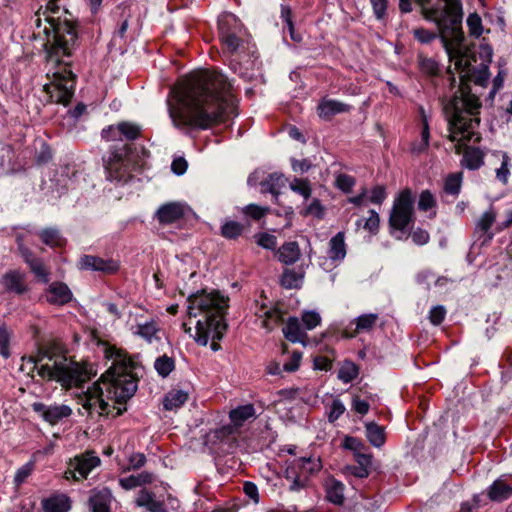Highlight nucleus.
Masks as SVG:
<instances>
[{"label": "nucleus", "mask_w": 512, "mask_h": 512, "mask_svg": "<svg viewBox=\"0 0 512 512\" xmlns=\"http://www.w3.org/2000/svg\"><path fill=\"white\" fill-rule=\"evenodd\" d=\"M44 244L50 247H61L65 245V239L56 228H45L38 233Z\"/></svg>", "instance_id": "obj_32"}, {"label": "nucleus", "mask_w": 512, "mask_h": 512, "mask_svg": "<svg viewBox=\"0 0 512 512\" xmlns=\"http://www.w3.org/2000/svg\"><path fill=\"white\" fill-rule=\"evenodd\" d=\"M72 298L69 287L62 282L52 283L46 293V299L51 304L63 305Z\"/></svg>", "instance_id": "obj_18"}, {"label": "nucleus", "mask_w": 512, "mask_h": 512, "mask_svg": "<svg viewBox=\"0 0 512 512\" xmlns=\"http://www.w3.org/2000/svg\"><path fill=\"white\" fill-rule=\"evenodd\" d=\"M378 320L379 315L377 313L362 314L352 321V323L355 324L354 331L349 333L346 329L344 335L346 337L352 338L359 333L370 332L376 326Z\"/></svg>", "instance_id": "obj_19"}, {"label": "nucleus", "mask_w": 512, "mask_h": 512, "mask_svg": "<svg viewBox=\"0 0 512 512\" xmlns=\"http://www.w3.org/2000/svg\"><path fill=\"white\" fill-rule=\"evenodd\" d=\"M351 106L333 99H323L318 105V115L321 118L329 119L332 116L350 111Z\"/></svg>", "instance_id": "obj_21"}, {"label": "nucleus", "mask_w": 512, "mask_h": 512, "mask_svg": "<svg viewBox=\"0 0 512 512\" xmlns=\"http://www.w3.org/2000/svg\"><path fill=\"white\" fill-rule=\"evenodd\" d=\"M495 220L496 212L492 207H490L481 215L477 221L474 230V236L476 237V242L480 243V246H484L492 240L494 235L491 232V227Z\"/></svg>", "instance_id": "obj_14"}, {"label": "nucleus", "mask_w": 512, "mask_h": 512, "mask_svg": "<svg viewBox=\"0 0 512 512\" xmlns=\"http://www.w3.org/2000/svg\"><path fill=\"white\" fill-rule=\"evenodd\" d=\"M136 504L144 507L150 512H166L161 501L155 498V495L147 490H141L136 498Z\"/></svg>", "instance_id": "obj_26"}, {"label": "nucleus", "mask_w": 512, "mask_h": 512, "mask_svg": "<svg viewBox=\"0 0 512 512\" xmlns=\"http://www.w3.org/2000/svg\"><path fill=\"white\" fill-rule=\"evenodd\" d=\"M160 331L159 325L155 320L138 323L135 326L133 333L145 339L148 343L158 340V333Z\"/></svg>", "instance_id": "obj_25"}, {"label": "nucleus", "mask_w": 512, "mask_h": 512, "mask_svg": "<svg viewBox=\"0 0 512 512\" xmlns=\"http://www.w3.org/2000/svg\"><path fill=\"white\" fill-rule=\"evenodd\" d=\"M255 313L259 318H263L262 327L267 330H271L273 325L280 320V313L277 310L268 308L264 305L257 309Z\"/></svg>", "instance_id": "obj_35"}, {"label": "nucleus", "mask_w": 512, "mask_h": 512, "mask_svg": "<svg viewBox=\"0 0 512 512\" xmlns=\"http://www.w3.org/2000/svg\"><path fill=\"white\" fill-rule=\"evenodd\" d=\"M38 375L48 381H56L63 388L80 386L88 379L86 369L65 354L46 350L34 361Z\"/></svg>", "instance_id": "obj_6"}, {"label": "nucleus", "mask_w": 512, "mask_h": 512, "mask_svg": "<svg viewBox=\"0 0 512 512\" xmlns=\"http://www.w3.org/2000/svg\"><path fill=\"white\" fill-rule=\"evenodd\" d=\"M373 13L377 20H383L386 16L388 0H370Z\"/></svg>", "instance_id": "obj_60"}, {"label": "nucleus", "mask_w": 512, "mask_h": 512, "mask_svg": "<svg viewBox=\"0 0 512 512\" xmlns=\"http://www.w3.org/2000/svg\"><path fill=\"white\" fill-rule=\"evenodd\" d=\"M57 2L49 0L42 13H35L33 22L39 30L37 34L46 35V68L51 81L44 85V90L51 101L66 106L74 95L76 76L70 68V58L76 47L77 32L70 20L61 21L56 16L60 9Z\"/></svg>", "instance_id": "obj_3"}, {"label": "nucleus", "mask_w": 512, "mask_h": 512, "mask_svg": "<svg viewBox=\"0 0 512 512\" xmlns=\"http://www.w3.org/2000/svg\"><path fill=\"white\" fill-rule=\"evenodd\" d=\"M302 322L306 330H312L320 324L321 317L315 311H305L302 314Z\"/></svg>", "instance_id": "obj_53"}, {"label": "nucleus", "mask_w": 512, "mask_h": 512, "mask_svg": "<svg viewBox=\"0 0 512 512\" xmlns=\"http://www.w3.org/2000/svg\"><path fill=\"white\" fill-rule=\"evenodd\" d=\"M345 412V406L340 399H334L330 406V411L328 414L329 422H334L340 418L341 415Z\"/></svg>", "instance_id": "obj_56"}, {"label": "nucleus", "mask_w": 512, "mask_h": 512, "mask_svg": "<svg viewBox=\"0 0 512 512\" xmlns=\"http://www.w3.org/2000/svg\"><path fill=\"white\" fill-rule=\"evenodd\" d=\"M336 186L343 192H350L354 187L355 178L348 174H339L335 180Z\"/></svg>", "instance_id": "obj_54"}, {"label": "nucleus", "mask_w": 512, "mask_h": 512, "mask_svg": "<svg viewBox=\"0 0 512 512\" xmlns=\"http://www.w3.org/2000/svg\"><path fill=\"white\" fill-rule=\"evenodd\" d=\"M363 223V228L369 231L371 234H376L379 230L380 217L379 214L371 209L369 210V217L366 219H359L356 225L359 227Z\"/></svg>", "instance_id": "obj_42"}, {"label": "nucleus", "mask_w": 512, "mask_h": 512, "mask_svg": "<svg viewBox=\"0 0 512 512\" xmlns=\"http://www.w3.org/2000/svg\"><path fill=\"white\" fill-rule=\"evenodd\" d=\"M488 496L496 502L508 499L512 496V483H508L505 476L498 478L490 485Z\"/></svg>", "instance_id": "obj_20"}, {"label": "nucleus", "mask_w": 512, "mask_h": 512, "mask_svg": "<svg viewBox=\"0 0 512 512\" xmlns=\"http://www.w3.org/2000/svg\"><path fill=\"white\" fill-rule=\"evenodd\" d=\"M10 338H11V332L7 329L6 326L0 327V355L7 359L10 357Z\"/></svg>", "instance_id": "obj_49"}, {"label": "nucleus", "mask_w": 512, "mask_h": 512, "mask_svg": "<svg viewBox=\"0 0 512 512\" xmlns=\"http://www.w3.org/2000/svg\"><path fill=\"white\" fill-rule=\"evenodd\" d=\"M467 26L470 35L478 38L483 33L482 20L477 13H471L467 18Z\"/></svg>", "instance_id": "obj_47"}, {"label": "nucleus", "mask_w": 512, "mask_h": 512, "mask_svg": "<svg viewBox=\"0 0 512 512\" xmlns=\"http://www.w3.org/2000/svg\"><path fill=\"white\" fill-rule=\"evenodd\" d=\"M229 418L231 424L225 425L217 431V436L219 438H224L226 436L235 434L246 421L255 419V407L253 404L238 406L229 412Z\"/></svg>", "instance_id": "obj_10"}, {"label": "nucleus", "mask_w": 512, "mask_h": 512, "mask_svg": "<svg viewBox=\"0 0 512 512\" xmlns=\"http://www.w3.org/2000/svg\"><path fill=\"white\" fill-rule=\"evenodd\" d=\"M366 436L369 442L377 448H380L385 443V432L383 427L376 423L370 422L365 425Z\"/></svg>", "instance_id": "obj_33"}, {"label": "nucleus", "mask_w": 512, "mask_h": 512, "mask_svg": "<svg viewBox=\"0 0 512 512\" xmlns=\"http://www.w3.org/2000/svg\"><path fill=\"white\" fill-rule=\"evenodd\" d=\"M290 189L301 195L305 200L310 198L312 194V188L308 179L294 178L290 184Z\"/></svg>", "instance_id": "obj_41"}, {"label": "nucleus", "mask_w": 512, "mask_h": 512, "mask_svg": "<svg viewBox=\"0 0 512 512\" xmlns=\"http://www.w3.org/2000/svg\"><path fill=\"white\" fill-rule=\"evenodd\" d=\"M414 200L410 190H403L394 200L389 217L390 233L396 239H403L409 225L413 222Z\"/></svg>", "instance_id": "obj_8"}, {"label": "nucleus", "mask_w": 512, "mask_h": 512, "mask_svg": "<svg viewBox=\"0 0 512 512\" xmlns=\"http://www.w3.org/2000/svg\"><path fill=\"white\" fill-rule=\"evenodd\" d=\"M243 227L235 221H227L221 227V234L225 238L234 239L242 233Z\"/></svg>", "instance_id": "obj_46"}, {"label": "nucleus", "mask_w": 512, "mask_h": 512, "mask_svg": "<svg viewBox=\"0 0 512 512\" xmlns=\"http://www.w3.org/2000/svg\"><path fill=\"white\" fill-rule=\"evenodd\" d=\"M267 211L268 208H264L256 204H249L243 208V213L255 220L261 219Z\"/></svg>", "instance_id": "obj_59"}, {"label": "nucleus", "mask_w": 512, "mask_h": 512, "mask_svg": "<svg viewBox=\"0 0 512 512\" xmlns=\"http://www.w3.org/2000/svg\"><path fill=\"white\" fill-rule=\"evenodd\" d=\"M421 8L423 17L434 22L439 30L445 51L460 77V89L445 106L444 113L448 121L449 138L455 145L456 152H461L462 145L471 141L475 129L479 125V98L471 93L468 82L484 87L489 73L488 62L491 61L492 50L489 46H481L488 58L479 65L470 50L464 46L462 31V5L460 0H415Z\"/></svg>", "instance_id": "obj_1"}, {"label": "nucleus", "mask_w": 512, "mask_h": 512, "mask_svg": "<svg viewBox=\"0 0 512 512\" xmlns=\"http://www.w3.org/2000/svg\"><path fill=\"white\" fill-rule=\"evenodd\" d=\"M445 315H446V310H445L444 306L438 305V306L431 308V310L429 312V319L432 324L439 325L444 320Z\"/></svg>", "instance_id": "obj_62"}, {"label": "nucleus", "mask_w": 512, "mask_h": 512, "mask_svg": "<svg viewBox=\"0 0 512 512\" xmlns=\"http://www.w3.org/2000/svg\"><path fill=\"white\" fill-rule=\"evenodd\" d=\"M116 131L121 132L122 140H135L140 135L141 127L134 123L121 122L118 124V129Z\"/></svg>", "instance_id": "obj_43"}, {"label": "nucleus", "mask_w": 512, "mask_h": 512, "mask_svg": "<svg viewBox=\"0 0 512 512\" xmlns=\"http://www.w3.org/2000/svg\"><path fill=\"white\" fill-rule=\"evenodd\" d=\"M4 287L16 294H23L27 291L25 284V274L18 270L10 271L3 276Z\"/></svg>", "instance_id": "obj_22"}, {"label": "nucleus", "mask_w": 512, "mask_h": 512, "mask_svg": "<svg viewBox=\"0 0 512 512\" xmlns=\"http://www.w3.org/2000/svg\"><path fill=\"white\" fill-rule=\"evenodd\" d=\"M114 496L108 487H96L89 491L87 500L90 512H111Z\"/></svg>", "instance_id": "obj_12"}, {"label": "nucleus", "mask_w": 512, "mask_h": 512, "mask_svg": "<svg viewBox=\"0 0 512 512\" xmlns=\"http://www.w3.org/2000/svg\"><path fill=\"white\" fill-rule=\"evenodd\" d=\"M311 462V458H300L290 462L285 469V478L291 482L290 490L298 491L304 486L303 468H306V463Z\"/></svg>", "instance_id": "obj_16"}, {"label": "nucleus", "mask_w": 512, "mask_h": 512, "mask_svg": "<svg viewBox=\"0 0 512 512\" xmlns=\"http://www.w3.org/2000/svg\"><path fill=\"white\" fill-rule=\"evenodd\" d=\"M233 84L220 72L202 73L171 89L169 117L177 129H208L233 107Z\"/></svg>", "instance_id": "obj_2"}, {"label": "nucleus", "mask_w": 512, "mask_h": 512, "mask_svg": "<svg viewBox=\"0 0 512 512\" xmlns=\"http://www.w3.org/2000/svg\"><path fill=\"white\" fill-rule=\"evenodd\" d=\"M301 282L302 276L291 269H286L281 276V285L286 289L297 288Z\"/></svg>", "instance_id": "obj_44"}, {"label": "nucleus", "mask_w": 512, "mask_h": 512, "mask_svg": "<svg viewBox=\"0 0 512 512\" xmlns=\"http://www.w3.org/2000/svg\"><path fill=\"white\" fill-rule=\"evenodd\" d=\"M414 38L422 44H428L433 41L437 35L425 28H416L413 30Z\"/></svg>", "instance_id": "obj_58"}, {"label": "nucleus", "mask_w": 512, "mask_h": 512, "mask_svg": "<svg viewBox=\"0 0 512 512\" xmlns=\"http://www.w3.org/2000/svg\"><path fill=\"white\" fill-rule=\"evenodd\" d=\"M418 65L421 72L428 76H434L439 71V65L434 59L422 55L418 57Z\"/></svg>", "instance_id": "obj_45"}, {"label": "nucleus", "mask_w": 512, "mask_h": 512, "mask_svg": "<svg viewBox=\"0 0 512 512\" xmlns=\"http://www.w3.org/2000/svg\"><path fill=\"white\" fill-rule=\"evenodd\" d=\"M78 267L81 270L114 273L118 270L119 264L117 261L112 259H103L93 255H84L79 259Z\"/></svg>", "instance_id": "obj_15"}, {"label": "nucleus", "mask_w": 512, "mask_h": 512, "mask_svg": "<svg viewBox=\"0 0 512 512\" xmlns=\"http://www.w3.org/2000/svg\"><path fill=\"white\" fill-rule=\"evenodd\" d=\"M463 165L470 169V170H476L480 168L484 161H483V153L477 149V148H467L464 152Z\"/></svg>", "instance_id": "obj_34"}, {"label": "nucleus", "mask_w": 512, "mask_h": 512, "mask_svg": "<svg viewBox=\"0 0 512 512\" xmlns=\"http://www.w3.org/2000/svg\"><path fill=\"white\" fill-rule=\"evenodd\" d=\"M219 38L225 52L252 53L246 32L240 20L232 13H223L218 19Z\"/></svg>", "instance_id": "obj_7"}, {"label": "nucleus", "mask_w": 512, "mask_h": 512, "mask_svg": "<svg viewBox=\"0 0 512 512\" xmlns=\"http://www.w3.org/2000/svg\"><path fill=\"white\" fill-rule=\"evenodd\" d=\"M462 180L463 174L461 172L449 174L444 180V193L455 199L461 191Z\"/></svg>", "instance_id": "obj_31"}, {"label": "nucleus", "mask_w": 512, "mask_h": 512, "mask_svg": "<svg viewBox=\"0 0 512 512\" xmlns=\"http://www.w3.org/2000/svg\"><path fill=\"white\" fill-rule=\"evenodd\" d=\"M325 209L319 199H313L311 203L301 212L304 216H313L318 219L324 217Z\"/></svg>", "instance_id": "obj_48"}, {"label": "nucleus", "mask_w": 512, "mask_h": 512, "mask_svg": "<svg viewBox=\"0 0 512 512\" xmlns=\"http://www.w3.org/2000/svg\"><path fill=\"white\" fill-rule=\"evenodd\" d=\"M188 211V206L181 202H169L158 208L156 218L161 224H173L183 219Z\"/></svg>", "instance_id": "obj_13"}, {"label": "nucleus", "mask_w": 512, "mask_h": 512, "mask_svg": "<svg viewBox=\"0 0 512 512\" xmlns=\"http://www.w3.org/2000/svg\"><path fill=\"white\" fill-rule=\"evenodd\" d=\"M368 193V200L372 204L381 205L387 197L386 188L383 185L374 186Z\"/></svg>", "instance_id": "obj_52"}, {"label": "nucleus", "mask_w": 512, "mask_h": 512, "mask_svg": "<svg viewBox=\"0 0 512 512\" xmlns=\"http://www.w3.org/2000/svg\"><path fill=\"white\" fill-rule=\"evenodd\" d=\"M262 193H271L277 200L280 194V188L283 186V175L280 173H271L260 182Z\"/></svg>", "instance_id": "obj_29"}, {"label": "nucleus", "mask_w": 512, "mask_h": 512, "mask_svg": "<svg viewBox=\"0 0 512 512\" xmlns=\"http://www.w3.org/2000/svg\"><path fill=\"white\" fill-rule=\"evenodd\" d=\"M257 244L265 249H274L277 245V239L274 235L260 233L257 236Z\"/></svg>", "instance_id": "obj_61"}, {"label": "nucleus", "mask_w": 512, "mask_h": 512, "mask_svg": "<svg viewBox=\"0 0 512 512\" xmlns=\"http://www.w3.org/2000/svg\"><path fill=\"white\" fill-rule=\"evenodd\" d=\"M326 498L329 502L341 505L344 501V485L336 480H332L327 484Z\"/></svg>", "instance_id": "obj_37"}, {"label": "nucleus", "mask_w": 512, "mask_h": 512, "mask_svg": "<svg viewBox=\"0 0 512 512\" xmlns=\"http://www.w3.org/2000/svg\"><path fill=\"white\" fill-rule=\"evenodd\" d=\"M229 298L219 291H198L187 298V314L190 319L198 318L195 322L194 333L192 327L183 323L182 327L199 345L206 346L212 340L211 348L219 349L217 340H221L227 324L225 314L228 309Z\"/></svg>", "instance_id": "obj_5"}, {"label": "nucleus", "mask_w": 512, "mask_h": 512, "mask_svg": "<svg viewBox=\"0 0 512 512\" xmlns=\"http://www.w3.org/2000/svg\"><path fill=\"white\" fill-rule=\"evenodd\" d=\"M154 368L159 376L165 378L174 370L175 362L173 358L162 355L155 360Z\"/></svg>", "instance_id": "obj_40"}, {"label": "nucleus", "mask_w": 512, "mask_h": 512, "mask_svg": "<svg viewBox=\"0 0 512 512\" xmlns=\"http://www.w3.org/2000/svg\"><path fill=\"white\" fill-rule=\"evenodd\" d=\"M285 338L293 343H304L307 335L302 329L301 323L296 317H290L283 327Z\"/></svg>", "instance_id": "obj_23"}, {"label": "nucleus", "mask_w": 512, "mask_h": 512, "mask_svg": "<svg viewBox=\"0 0 512 512\" xmlns=\"http://www.w3.org/2000/svg\"><path fill=\"white\" fill-rule=\"evenodd\" d=\"M45 512H68L71 509V502L64 494L54 495L42 501Z\"/></svg>", "instance_id": "obj_24"}, {"label": "nucleus", "mask_w": 512, "mask_h": 512, "mask_svg": "<svg viewBox=\"0 0 512 512\" xmlns=\"http://www.w3.org/2000/svg\"><path fill=\"white\" fill-rule=\"evenodd\" d=\"M358 374V366L351 361H345L338 371V378L343 383L347 384L357 378Z\"/></svg>", "instance_id": "obj_39"}, {"label": "nucleus", "mask_w": 512, "mask_h": 512, "mask_svg": "<svg viewBox=\"0 0 512 512\" xmlns=\"http://www.w3.org/2000/svg\"><path fill=\"white\" fill-rule=\"evenodd\" d=\"M32 410L50 425H56L63 419L71 416L72 409L65 404L46 405L42 402H34L31 405Z\"/></svg>", "instance_id": "obj_11"}, {"label": "nucleus", "mask_w": 512, "mask_h": 512, "mask_svg": "<svg viewBox=\"0 0 512 512\" xmlns=\"http://www.w3.org/2000/svg\"><path fill=\"white\" fill-rule=\"evenodd\" d=\"M101 463V460L93 452H86L80 456H76L71 462L73 471L71 474L78 473L80 478H86L89 473Z\"/></svg>", "instance_id": "obj_17"}, {"label": "nucleus", "mask_w": 512, "mask_h": 512, "mask_svg": "<svg viewBox=\"0 0 512 512\" xmlns=\"http://www.w3.org/2000/svg\"><path fill=\"white\" fill-rule=\"evenodd\" d=\"M14 152L11 146L0 143V176L13 170Z\"/></svg>", "instance_id": "obj_36"}, {"label": "nucleus", "mask_w": 512, "mask_h": 512, "mask_svg": "<svg viewBox=\"0 0 512 512\" xmlns=\"http://www.w3.org/2000/svg\"><path fill=\"white\" fill-rule=\"evenodd\" d=\"M29 267L33 274L43 283H48L49 281V273L40 259H36L35 261L29 264Z\"/></svg>", "instance_id": "obj_50"}, {"label": "nucleus", "mask_w": 512, "mask_h": 512, "mask_svg": "<svg viewBox=\"0 0 512 512\" xmlns=\"http://www.w3.org/2000/svg\"><path fill=\"white\" fill-rule=\"evenodd\" d=\"M129 466L125 470H137L145 465L146 457L143 453H133L128 458Z\"/></svg>", "instance_id": "obj_63"}, {"label": "nucleus", "mask_w": 512, "mask_h": 512, "mask_svg": "<svg viewBox=\"0 0 512 512\" xmlns=\"http://www.w3.org/2000/svg\"><path fill=\"white\" fill-rule=\"evenodd\" d=\"M493 156L501 159V165L496 169V178L503 184H507L510 175V157L503 151H495Z\"/></svg>", "instance_id": "obj_38"}, {"label": "nucleus", "mask_w": 512, "mask_h": 512, "mask_svg": "<svg viewBox=\"0 0 512 512\" xmlns=\"http://www.w3.org/2000/svg\"><path fill=\"white\" fill-rule=\"evenodd\" d=\"M328 256L332 261H341L346 256L345 237L343 232H338L329 242Z\"/></svg>", "instance_id": "obj_27"}, {"label": "nucleus", "mask_w": 512, "mask_h": 512, "mask_svg": "<svg viewBox=\"0 0 512 512\" xmlns=\"http://www.w3.org/2000/svg\"><path fill=\"white\" fill-rule=\"evenodd\" d=\"M435 199L432 193L428 190L420 194L418 208L422 211H428L435 206Z\"/></svg>", "instance_id": "obj_57"}, {"label": "nucleus", "mask_w": 512, "mask_h": 512, "mask_svg": "<svg viewBox=\"0 0 512 512\" xmlns=\"http://www.w3.org/2000/svg\"><path fill=\"white\" fill-rule=\"evenodd\" d=\"M106 356L112 360L111 366L80 397V403L89 414L117 417L126 411L127 400L137 390V380L132 374V361L121 350L110 347Z\"/></svg>", "instance_id": "obj_4"}, {"label": "nucleus", "mask_w": 512, "mask_h": 512, "mask_svg": "<svg viewBox=\"0 0 512 512\" xmlns=\"http://www.w3.org/2000/svg\"><path fill=\"white\" fill-rule=\"evenodd\" d=\"M301 252L297 242H287L278 249V259L286 265L294 264Z\"/></svg>", "instance_id": "obj_28"}, {"label": "nucleus", "mask_w": 512, "mask_h": 512, "mask_svg": "<svg viewBox=\"0 0 512 512\" xmlns=\"http://www.w3.org/2000/svg\"><path fill=\"white\" fill-rule=\"evenodd\" d=\"M118 129L117 125H111L102 130V138L107 141H122L121 132L116 131Z\"/></svg>", "instance_id": "obj_64"}, {"label": "nucleus", "mask_w": 512, "mask_h": 512, "mask_svg": "<svg viewBox=\"0 0 512 512\" xmlns=\"http://www.w3.org/2000/svg\"><path fill=\"white\" fill-rule=\"evenodd\" d=\"M291 16H292L291 9L288 6L282 5L281 6V17L286 24V27L290 33V36L293 40L300 41V38L295 36L294 25H293Z\"/></svg>", "instance_id": "obj_55"}, {"label": "nucleus", "mask_w": 512, "mask_h": 512, "mask_svg": "<svg viewBox=\"0 0 512 512\" xmlns=\"http://www.w3.org/2000/svg\"><path fill=\"white\" fill-rule=\"evenodd\" d=\"M34 470V462L29 461L21 466L15 473L14 483L19 486L26 481Z\"/></svg>", "instance_id": "obj_51"}, {"label": "nucleus", "mask_w": 512, "mask_h": 512, "mask_svg": "<svg viewBox=\"0 0 512 512\" xmlns=\"http://www.w3.org/2000/svg\"><path fill=\"white\" fill-rule=\"evenodd\" d=\"M188 400V394L183 390H171L169 391L163 400V406L165 410H176L184 405Z\"/></svg>", "instance_id": "obj_30"}, {"label": "nucleus", "mask_w": 512, "mask_h": 512, "mask_svg": "<svg viewBox=\"0 0 512 512\" xmlns=\"http://www.w3.org/2000/svg\"><path fill=\"white\" fill-rule=\"evenodd\" d=\"M130 147L128 144L116 145L106 163L107 179L125 182L130 176Z\"/></svg>", "instance_id": "obj_9"}]
</instances>
